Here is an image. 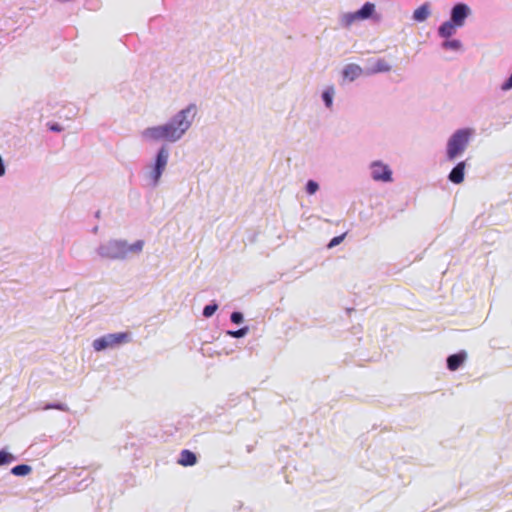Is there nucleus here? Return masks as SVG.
Instances as JSON below:
<instances>
[{"label": "nucleus", "instance_id": "obj_1", "mask_svg": "<svg viewBox=\"0 0 512 512\" xmlns=\"http://www.w3.org/2000/svg\"><path fill=\"white\" fill-rule=\"evenodd\" d=\"M196 114V104L190 103L173 115L167 122L143 129L140 132V137L144 142L148 143L159 141L176 143L180 141L191 128Z\"/></svg>", "mask_w": 512, "mask_h": 512}, {"label": "nucleus", "instance_id": "obj_2", "mask_svg": "<svg viewBox=\"0 0 512 512\" xmlns=\"http://www.w3.org/2000/svg\"><path fill=\"white\" fill-rule=\"evenodd\" d=\"M143 247V240H137L129 244L126 240L109 239L98 245L96 253L104 260L123 261L128 259L130 254H140Z\"/></svg>", "mask_w": 512, "mask_h": 512}, {"label": "nucleus", "instance_id": "obj_3", "mask_svg": "<svg viewBox=\"0 0 512 512\" xmlns=\"http://www.w3.org/2000/svg\"><path fill=\"white\" fill-rule=\"evenodd\" d=\"M170 156V149L167 144H162L156 151L153 163L147 177L152 187L158 186L160 179L165 171Z\"/></svg>", "mask_w": 512, "mask_h": 512}, {"label": "nucleus", "instance_id": "obj_4", "mask_svg": "<svg viewBox=\"0 0 512 512\" xmlns=\"http://www.w3.org/2000/svg\"><path fill=\"white\" fill-rule=\"evenodd\" d=\"M471 136V130L460 129L456 131L447 143V158L452 161L461 155L467 148Z\"/></svg>", "mask_w": 512, "mask_h": 512}, {"label": "nucleus", "instance_id": "obj_5", "mask_svg": "<svg viewBox=\"0 0 512 512\" xmlns=\"http://www.w3.org/2000/svg\"><path fill=\"white\" fill-rule=\"evenodd\" d=\"M371 177L375 181L391 182L392 171L388 165L381 161H374L371 163Z\"/></svg>", "mask_w": 512, "mask_h": 512}, {"label": "nucleus", "instance_id": "obj_6", "mask_svg": "<svg viewBox=\"0 0 512 512\" xmlns=\"http://www.w3.org/2000/svg\"><path fill=\"white\" fill-rule=\"evenodd\" d=\"M469 8L467 5L459 3L455 5L451 13V21L454 22L458 27L464 25L465 19L468 16Z\"/></svg>", "mask_w": 512, "mask_h": 512}, {"label": "nucleus", "instance_id": "obj_7", "mask_svg": "<svg viewBox=\"0 0 512 512\" xmlns=\"http://www.w3.org/2000/svg\"><path fill=\"white\" fill-rule=\"evenodd\" d=\"M105 335L109 342L110 348L127 343L130 341V333H128V332L108 333Z\"/></svg>", "mask_w": 512, "mask_h": 512}, {"label": "nucleus", "instance_id": "obj_8", "mask_svg": "<svg viewBox=\"0 0 512 512\" xmlns=\"http://www.w3.org/2000/svg\"><path fill=\"white\" fill-rule=\"evenodd\" d=\"M466 163L464 161L459 162L450 172L449 180L454 184H460L464 181Z\"/></svg>", "mask_w": 512, "mask_h": 512}, {"label": "nucleus", "instance_id": "obj_9", "mask_svg": "<svg viewBox=\"0 0 512 512\" xmlns=\"http://www.w3.org/2000/svg\"><path fill=\"white\" fill-rule=\"evenodd\" d=\"M467 354L462 351L447 358V367L450 371H456L466 360Z\"/></svg>", "mask_w": 512, "mask_h": 512}, {"label": "nucleus", "instance_id": "obj_10", "mask_svg": "<svg viewBox=\"0 0 512 512\" xmlns=\"http://www.w3.org/2000/svg\"><path fill=\"white\" fill-rule=\"evenodd\" d=\"M391 69V65L382 58L373 61L371 67L368 69L369 74L388 72Z\"/></svg>", "mask_w": 512, "mask_h": 512}, {"label": "nucleus", "instance_id": "obj_11", "mask_svg": "<svg viewBox=\"0 0 512 512\" xmlns=\"http://www.w3.org/2000/svg\"><path fill=\"white\" fill-rule=\"evenodd\" d=\"M197 462V456L194 452L184 449L180 453L178 463L182 466H193Z\"/></svg>", "mask_w": 512, "mask_h": 512}, {"label": "nucleus", "instance_id": "obj_12", "mask_svg": "<svg viewBox=\"0 0 512 512\" xmlns=\"http://www.w3.org/2000/svg\"><path fill=\"white\" fill-rule=\"evenodd\" d=\"M362 74V68L356 64H349L343 70V76L351 81L357 79Z\"/></svg>", "mask_w": 512, "mask_h": 512}, {"label": "nucleus", "instance_id": "obj_13", "mask_svg": "<svg viewBox=\"0 0 512 512\" xmlns=\"http://www.w3.org/2000/svg\"><path fill=\"white\" fill-rule=\"evenodd\" d=\"M458 27L453 21H446L439 27V34L441 37L448 38L455 33V28Z\"/></svg>", "mask_w": 512, "mask_h": 512}, {"label": "nucleus", "instance_id": "obj_14", "mask_svg": "<svg viewBox=\"0 0 512 512\" xmlns=\"http://www.w3.org/2000/svg\"><path fill=\"white\" fill-rule=\"evenodd\" d=\"M375 10V5L373 3L367 2L365 3L360 10L357 11L361 20L369 18Z\"/></svg>", "mask_w": 512, "mask_h": 512}, {"label": "nucleus", "instance_id": "obj_15", "mask_svg": "<svg viewBox=\"0 0 512 512\" xmlns=\"http://www.w3.org/2000/svg\"><path fill=\"white\" fill-rule=\"evenodd\" d=\"M92 347L95 351L100 352L110 348L106 335H103L92 342Z\"/></svg>", "mask_w": 512, "mask_h": 512}, {"label": "nucleus", "instance_id": "obj_16", "mask_svg": "<svg viewBox=\"0 0 512 512\" xmlns=\"http://www.w3.org/2000/svg\"><path fill=\"white\" fill-rule=\"evenodd\" d=\"M357 20H361L357 11L353 13H345L341 17V24L344 27H350Z\"/></svg>", "mask_w": 512, "mask_h": 512}, {"label": "nucleus", "instance_id": "obj_17", "mask_svg": "<svg viewBox=\"0 0 512 512\" xmlns=\"http://www.w3.org/2000/svg\"><path fill=\"white\" fill-rule=\"evenodd\" d=\"M429 15V8H428V5L427 4H424L420 7H418L415 11H414V14H413V18L416 20V21H424Z\"/></svg>", "mask_w": 512, "mask_h": 512}, {"label": "nucleus", "instance_id": "obj_18", "mask_svg": "<svg viewBox=\"0 0 512 512\" xmlns=\"http://www.w3.org/2000/svg\"><path fill=\"white\" fill-rule=\"evenodd\" d=\"M31 466L27 464H19L11 469V473L15 476H26L31 472Z\"/></svg>", "mask_w": 512, "mask_h": 512}, {"label": "nucleus", "instance_id": "obj_19", "mask_svg": "<svg viewBox=\"0 0 512 512\" xmlns=\"http://www.w3.org/2000/svg\"><path fill=\"white\" fill-rule=\"evenodd\" d=\"M248 332H249L248 326H244L237 330H227L226 335H228L232 338H243L248 334Z\"/></svg>", "mask_w": 512, "mask_h": 512}, {"label": "nucleus", "instance_id": "obj_20", "mask_svg": "<svg viewBox=\"0 0 512 512\" xmlns=\"http://www.w3.org/2000/svg\"><path fill=\"white\" fill-rule=\"evenodd\" d=\"M218 309V304L216 301H211L208 305H206L204 308H203V311H202V315L205 317V318H210L214 315V313L217 311Z\"/></svg>", "mask_w": 512, "mask_h": 512}, {"label": "nucleus", "instance_id": "obj_21", "mask_svg": "<svg viewBox=\"0 0 512 512\" xmlns=\"http://www.w3.org/2000/svg\"><path fill=\"white\" fill-rule=\"evenodd\" d=\"M16 460V457L5 449L0 450V466L7 465Z\"/></svg>", "mask_w": 512, "mask_h": 512}, {"label": "nucleus", "instance_id": "obj_22", "mask_svg": "<svg viewBox=\"0 0 512 512\" xmlns=\"http://www.w3.org/2000/svg\"><path fill=\"white\" fill-rule=\"evenodd\" d=\"M44 410L56 409L67 412L69 407L65 403H48L43 407Z\"/></svg>", "mask_w": 512, "mask_h": 512}, {"label": "nucleus", "instance_id": "obj_23", "mask_svg": "<svg viewBox=\"0 0 512 512\" xmlns=\"http://www.w3.org/2000/svg\"><path fill=\"white\" fill-rule=\"evenodd\" d=\"M333 95H334V88L333 87H330V88L326 89L323 92L322 97H323V100H324V102H325L327 107H331Z\"/></svg>", "mask_w": 512, "mask_h": 512}, {"label": "nucleus", "instance_id": "obj_24", "mask_svg": "<svg viewBox=\"0 0 512 512\" xmlns=\"http://www.w3.org/2000/svg\"><path fill=\"white\" fill-rule=\"evenodd\" d=\"M230 321L233 324L239 325L244 321V315L240 311H233L230 315Z\"/></svg>", "mask_w": 512, "mask_h": 512}, {"label": "nucleus", "instance_id": "obj_25", "mask_svg": "<svg viewBox=\"0 0 512 512\" xmlns=\"http://www.w3.org/2000/svg\"><path fill=\"white\" fill-rule=\"evenodd\" d=\"M318 189H319V186L315 181L309 180L307 182L306 191L308 194L312 195V194L316 193Z\"/></svg>", "mask_w": 512, "mask_h": 512}, {"label": "nucleus", "instance_id": "obj_26", "mask_svg": "<svg viewBox=\"0 0 512 512\" xmlns=\"http://www.w3.org/2000/svg\"><path fill=\"white\" fill-rule=\"evenodd\" d=\"M444 47L449 49H459L461 46V43L458 40H451L444 42Z\"/></svg>", "mask_w": 512, "mask_h": 512}, {"label": "nucleus", "instance_id": "obj_27", "mask_svg": "<svg viewBox=\"0 0 512 512\" xmlns=\"http://www.w3.org/2000/svg\"><path fill=\"white\" fill-rule=\"evenodd\" d=\"M345 235L346 234H342L340 236H336V237L332 238L331 241L328 244V247L332 248V247H335V246L339 245L343 241V239L345 238Z\"/></svg>", "mask_w": 512, "mask_h": 512}, {"label": "nucleus", "instance_id": "obj_28", "mask_svg": "<svg viewBox=\"0 0 512 512\" xmlns=\"http://www.w3.org/2000/svg\"><path fill=\"white\" fill-rule=\"evenodd\" d=\"M48 128L52 132H61L63 130V127L59 123H49Z\"/></svg>", "mask_w": 512, "mask_h": 512}, {"label": "nucleus", "instance_id": "obj_29", "mask_svg": "<svg viewBox=\"0 0 512 512\" xmlns=\"http://www.w3.org/2000/svg\"><path fill=\"white\" fill-rule=\"evenodd\" d=\"M6 173V165L2 156L0 155V177H3Z\"/></svg>", "mask_w": 512, "mask_h": 512}, {"label": "nucleus", "instance_id": "obj_30", "mask_svg": "<svg viewBox=\"0 0 512 512\" xmlns=\"http://www.w3.org/2000/svg\"><path fill=\"white\" fill-rule=\"evenodd\" d=\"M97 4H98L97 0H88L87 3H86V6L90 9L92 6L96 7Z\"/></svg>", "mask_w": 512, "mask_h": 512}]
</instances>
